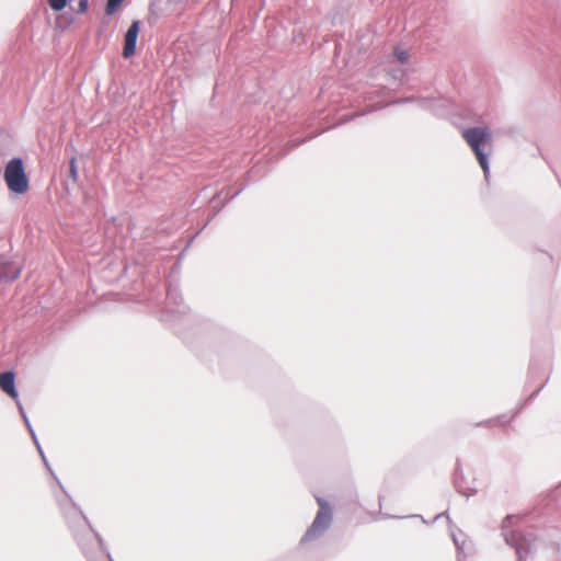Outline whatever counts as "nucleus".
Wrapping results in <instances>:
<instances>
[{
  "mask_svg": "<svg viewBox=\"0 0 561 561\" xmlns=\"http://www.w3.org/2000/svg\"><path fill=\"white\" fill-rule=\"evenodd\" d=\"M49 473L56 479L62 492L65 501H60V508L68 520L75 539L88 561H113L110 552L104 546L102 537L91 526L88 517L66 492L62 484L56 477L48 463L46 456L41 457Z\"/></svg>",
  "mask_w": 561,
  "mask_h": 561,
  "instance_id": "obj_1",
  "label": "nucleus"
},
{
  "mask_svg": "<svg viewBox=\"0 0 561 561\" xmlns=\"http://www.w3.org/2000/svg\"><path fill=\"white\" fill-rule=\"evenodd\" d=\"M462 138L467 141L473 151L486 182L490 178L489 154L491 151L493 137L488 127L474 126L462 130Z\"/></svg>",
  "mask_w": 561,
  "mask_h": 561,
  "instance_id": "obj_2",
  "label": "nucleus"
},
{
  "mask_svg": "<svg viewBox=\"0 0 561 561\" xmlns=\"http://www.w3.org/2000/svg\"><path fill=\"white\" fill-rule=\"evenodd\" d=\"M513 518V515H507L503 519L502 536L506 545L515 550L517 561H526V558L530 553L534 542L536 541V536L533 533L510 530V523Z\"/></svg>",
  "mask_w": 561,
  "mask_h": 561,
  "instance_id": "obj_3",
  "label": "nucleus"
},
{
  "mask_svg": "<svg viewBox=\"0 0 561 561\" xmlns=\"http://www.w3.org/2000/svg\"><path fill=\"white\" fill-rule=\"evenodd\" d=\"M3 178L9 191L16 195H23L30 188V180L20 157H14L7 163Z\"/></svg>",
  "mask_w": 561,
  "mask_h": 561,
  "instance_id": "obj_4",
  "label": "nucleus"
},
{
  "mask_svg": "<svg viewBox=\"0 0 561 561\" xmlns=\"http://www.w3.org/2000/svg\"><path fill=\"white\" fill-rule=\"evenodd\" d=\"M317 503L319 505V511L309 526L305 535L302 536L300 542L305 543L321 537L330 527L332 522V510L329 503L322 497H317Z\"/></svg>",
  "mask_w": 561,
  "mask_h": 561,
  "instance_id": "obj_5",
  "label": "nucleus"
},
{
  "mask_svg": "<svg viewBox=\"0 0 561 561\" xmlns=\"http://www.w3.org/2000/svg\"><path fill=\"white\" fill-rule=\"evenodd\" d=\"M182 294L176 285L170 284L167 291V310L164 320L172 321L186 313Z\"/></svg>",
  "mask_w": 561,
  "mask_h": 561,
  "instance_id": "obj_6",
  "label": "nucleus"
},
{
  "mask_svg": "<svg viewBox=\"0 0 561 561\" xmlns=\"http://www.w3.org/2000/svg\"><path fill=\"white\" fill-rule=\"evenodd\" d=\"M140 26H141V23L139 20L133 21L130 26L128 27L127 32L124 35L123 56L126 59L133 57L136 53V46H137L138 35L140 32Z\"/></svg>",
  "mask_w": 561,
  "mask_h": 561,
  "instance_id": "obj_7",
  "label": "nucleus"
},
{
  "mask_svg": "<svg viewBox=\"0 0 561 561\" xmlns=\"http://www.w3.org/2000/svg\"><path fill=\"white\" fill-rule=\"evenodd\" d=\"M243 187H240L236 193H233L232 195H229L228 192H226V190H221L220 192L216 193L211 201H210V208L213 209V215L210 216V218L206 221V224L203 226L202 229L205 228L206 225H208V222L220 211V209L225 206V204L228 202V201H231L233 198H236L241 192H242Z\"/></svg>",
  "mask_w": 561,
  "mask_h": 561,
  "instance_id": "obj_8",
  "label": "nucleus"
},
{
  "mask_svg": "<svg viewBox=\"0 0 561 561\" xmlns=\"http://www.w3.org/2000/svg\"><path fill=\"white\" fill-rule=\"evenodd\" d=\"M454 484L458 493L462 494L467 499L478 493L477 488L470 486L463 476L462 469L457 462L454 473Z\"/></svg>",
  "mask_w": 561,
  "mask_h": 561,
  "instance_id": "obj_9",
  "label": "nucleus"
},
{
  "mask_svg": "<svg viewBox=\"0 0 561 561\" xmlns=\"http://www.w3.org/2000/svg\"><path fill=\"white\" fill-rule=\"evenodd\" d=\"M0 388L1 390L12 398L14 401H18L19 392L15 386V373L12 370H7L0 373Z\"/></svg>",
  "mask_w": 561,
  "mask_h": 561,
  "instance_id": "obj_10",
  "label": "nucleus"
},
{
  "mask_svg": "<svg viewBox=\"0 0 561 561\" xmlns=\"http://www.w3.org/2000/svg\"><path fill=\"white\" fill-rule=\"evenodd\" d=\"M22 267L14 262L0 257V282H13L19 278Z\"/></svg>",
  "mask_w": 561,
  "mask_h": 561,
  "instance_id": "obj_11",
  "label": "nucleus"
},
{
  "mask_svg": "<svg viewBox=\"0 0 561 561\" xmlns=\"http://www.w3.org/2000/svg\"><path fill=\"white\" fill-rule=\"evenodd\" d=\"M412 102H416L417 105L423 110H431L434 100L428 99V98L408 96V98H402V99L394 101L393 104L412 103Z\"/></svg>",
  "mask_w": 561,
  "mask_h": 561,
  "instance_id": "obj_12",
  "label": "nucleus"
},
{
  "mask_svg": "<svg viewBox=\"0 0 561 561\" xmlns=\"http://www.w3.org/2000/svg\"><path fill=\"white\" fill-rule=\"evenodd\" d=\"M161 0H151L148 8V22L153 25L158 22L161 15L160 9Z\"/></svg>",
  "mask_w": 561,
  "mask_h": 561,
  "instance_id": "obj_13",
  "label": "nucleus"
},
{
  "mask_svg": "<svg viewBox=\"0 0 561 561\" xmlns=\"http://www.w3.org/2000/svg\"><path fill=\"white\" fill-rule=\"evenodd\" d=\"M451 538L457 548L458 554L465 553L467 547L465 535L461 531H459L458 535L451 531Z\"/></svg>",
  "mask_w": 561,
  "mask_h": 561,
  "instance_id": "obj_14",
  "label": "nucleus"
},
{
  "mask_svg": "<svg viewBox=\"0 0 561 561\" xmlns=\"http://www.w3.org/2000/svg\"><path fill=\"white\" fill-rule=\"evenodd\" d=\"M124 0H107L105 4V13L107 15L114 14L121 7Z\"/></svg>",
  "mask_w": 561,
  "mask_h": 561,
  "instance_id": "obj_15",
  "label": "nucleus"
},
{
  "mask_svg": "<svg viewBox=\"0 0 561 561\" xmlns=\"http://www.w3.org/2000/svg\"><path fill=\"white\" fill-rule=\"evenodd\" d=\"M70 0H47L50 9L55 12L62 11L69 3Z\"/></svg>",
  "mask_w": 561,
  "mask_h": 561,
  "instance_id": "obj_16",
  "label": "nucleus"
},
{
  "mask_svg": "<svg viewBox=\"0 0 561 561\" xmlns=\"http://www.w3.org/2000/svg\"><path fill=\"white\" fill-rule=\"evenodd\" d=\"M393 55L401 64H407L410 58L409 51L400 47L394 48Z\"/></svg>",
  "mask_w": 561,
  "mask_h": 561,
  "instance_id": "obj_17",
  "label": "nucleus"
},
{
  "mask_svg": "<svg viewBox=\"0 0 561 561\" xmlns=\"http://www.w3.org/2000/svg\"><path fill=\"white\" fill-rule=\"evenodd\" d=\"M69 178L73 182H77V180H78V168H77V161H76L75 157H72L69 161Z\"/></svg>",
  "mask_w": 561,
  "mask_h": 561,
  "instance_id": "obj_18",
  "label": "nucleus"
},
{
  "mask_svg": "<svg viewBox=\"0 0 561 561\" xmlns=\"http://www.w3.org/2000/svg\"><path fill=\"white\" fill-rule=\"evenodd\" d=\"M502 419H504V415L497 416L495 419H488L477 424V426H493L497 424Z\"/></svg>",
  "mask_w": 561,
  "mask_h": 561,
  "instance_id": "obj_19",
  "label": "nucleus"
},
{
  "mask_svg": "<svg viewBox=\"0 0 561 561\" xmlns=\"http://www.w3.org/2000/svg\"><path fill=\"white\" fill-rule=\"evenodd\" d=\"M89 8V0H79V7L77 10V13L82 14L84 13Z\"/></svg>",
  "mask_w": 561,
  "mask_h": 561,
  "instance_id": "obj_20",
  "label": "nucleus"
},
{
  "mask_svg": "<svg viewBox=\"0 0 561 561\" xmlns=\"http://www.w3.org/2000/svg\"><path fill=\"white\" fill-rule=\"evenodd\" d=\"M14 402H15L18 409H19V412H20L23 421L28 420L27 414H26V412H25V410H24V408H23V405H22V403L20 401V398H18V401H14Z\"/></svg>",
  "mask_w": 561,
  "mask_h": 561,
  "instance_id": "obj_21",
  "label": "nucleus"
},
{
  "mask_svg": "<svg viewBox=\"0 0 561 561\" xmlns=\"http://www.w3.org/2000/svg\"><path fill=\"white\" fill-rule=\"evenodd\" d=\"M14 402H15L18 409H19V412H20L23 421L28 420L27 414H26V412H25V410H24V408H23V405H22V403L20 401V398H18V401H14Z\"/></svg>",
  "mask_w": 561,
  "mask_h": 561,
  "instance_id": "obj_22",
  "label": "nucleus"
},
{
  "mask_svg": "<svg viewBox=\"0 0 561 561\" xmlns=\"http://www.w3.org/2000/svg\"><path fill=\"white\" fill-rule=\"evenodd\" d=\"M27 431H28V433H30V435H31V437H32V439H33V442H34L35 446H36V449H37V448H39V447H41V444H39V442H38V439H37L36 433H35V431L33 430V427H32L31 430H27Z\"/></svg>",
  "mask_w": 561,
  "mask_h": 561,
  "instance_id": "obj_23",
  "label": "nucleus"
},
{
  "mask_svg": "<svg viewBox=\"0 0 561 561\" xmlns=\"http://www.w3.org/2000/svg\"><path fill=\"white\" fill-rule=\"evenodd\" d=\"M27 431H28V433H30V435H31V437H32V439H33V442H34L35 446H36V449H37V448H39V447H41V444H39V442H38V439H37L36 433H35V431L33 430V427H32L31 430H27Z\"/></svg>",
  "mask_w": 561,
  "mask_h": 561,
  "instance_id": "obj_24",
  "label": "nucleus"
},
{
  "mask_svg": "<svg viewBox=\"0 0 561 561\" xmlns=\"http://www.w3.org/2000/svg\"><path fill=\"white\" fill-rule=\"evenodd\" d=\"M27 431H28V433H30V435H31V437H32V439H33V442H34L35 446H36V449H37V448H39V447H41V444H39V442H38V439H37L36 433H35V431L33 430V427H32L31 430H27Z\"/></svg>",
  "mask_w": 561,
  "mask_h": 561,
  "instance_id": "obj_25",
  "label": "nucleus"
},
{
  "mask_svg": "<svg viewBox=\"0 0 561 561\" xmlns=\"http://www.w3.org/2000/svg\"><path fill=\"white\" fill-rule=\"evenodd\" d=\"M27 431H28V433H30V435H31V437H32V439H33V442H34L35 446H36V449H37V448H39V447H41V444H39V442H38V439H37L36 433H35V431L33 430V427H32L31 430H27Z\"/></svg>",
  "mask_w": 561,
  "mask_h": 561,
  "instance_id": "obj_26",
  "label": "nucleus"
},
{
  "mask_svg": "<svg viewBox=\"0 0 561 561\" xmlns=\"http://www.w3.org/2000/svg\"><path fill=\"white\" fill-rule=\"evenodd\" d=\"M27 431H28V433H30V435H31V437H32V439H33V442H34L35 446H36V449H37V448H39V447H41V444H39V442H38V439H37L36 433H35V431L33 430V427H32L31 430H27Z\"/></svg>",
  "mask_w": 561,
  "mask_h": 561,
  "instance_id": "obj_27",
  "label": "nucleus"
},
{
  "mask_svg": "<svg viewBox=\"0 0 561 561\" xmlns=\"http://www.w3.org/2000/svg\"><path fill=\"white\" fill-rule=\"evenodd\" d=\"M27 431H28V433H30V435H31V437H32V439H33V442H34L35 446H36V449H37V448H39V447H41V444H39V442H38V439H37L36 433H35V431L33 430V427H32L31 430H27Z\"/></svg>",
  "mask_w": 561,
  "mask_h": 561,
  "instance_id": "obj_28",
  "label": "nucleus"
},
{
  "mask_svg": "<svg viewBox=\"0 0 561 561\" xmlns=\"http://www.w3.org/2000/svg\"><path fill=\"white\" fill-rule=\"evenodd\" d=\"M540 370V367H538L536 364H531L530 367H529V375L531 378L535 377V375H537Z\"/></svg>",
  "mask_w": 561,
  "mask_h": 561,
  "instance_id": "obj_29",
  "label": "nucleus"
},
{
  "mask_svg": "<svg viewBox=\"0 0 561 561\" xmlns=\"http://www.w3.org/2000/svg\"><path fill=\"white\" fill-rule=\"evenodd\" d=\"M545 383H542L540 387H538L530 396H529V400L534 399L535 397L538 396V393L542 390Z\"/></svg>",
  "mask_w": 561,
  "mask_h": 561,
  "instance_id": "obj_30",
  "label": "nucleus"
},
{
  "mask_svg": "<svg viewBox=\"0 0 561 561\" xmlns=\"http://www.w3.org/2000/svg\"><path fill=\"white\" fill-rule=\"evenodd\" d=\"M360 115H364V113L356 114V116H360ZM354 117H355V115H353V116H344L341 119V124L347 123L348 121L353 119Z\"/></svg>",
  "mask_w": 561,
  "mask_h": 561,
  "instance_id": "obj_31",
  "label": "nucleus"
},
{
  "mask_svg": "<svg viewBox=\"0 0 561 561\" xmlns=\"http://www.w3.org/2000/svg\"><path fill=\"white\" fill-rule=\"evenodd\" d=\"M24 423H25V426L27 427V430H31L33 427L30 420L24 421Z\"/></svg>",
  "mask_w": 561,
  "mask_h": 561,
  "instance_id": "obj_32",
  "label": "nucleus"
},
{
  "mask_svg": "<svg viewBox=\"0 0 561 561\" xmlns=\"http://www.w3.org/2000/svg\"><path fill=\"white\" fill-rule=\"evenodd\" d=\"M24 423H25V426L27 427V430H31L33 427L30 420L24 421Z\"/></svg>",
  "mask_w": 561,
  "mask_h": 561,
  "instance_id": "obj_33",
  "label": "nucleus"
},
{
  "mask_svg": "<svg viewBox=\"0 0 561 561\" xmlns=\"http://www.w3.org/2000/svg\"><path fill=\"white\" fill-rule=\"evenodd\" d=\"M37 450H38V454H39L41 457L45 456L42 446L39 448H37Z\"/></svg>",
  "mask_w": 561,
  "mask_h": 561,
  "instance_id": "obj_34",
  "label": "nucleus"
},
{
  "mask_svg": "<svg viewBox=\"0 0 561 561\" xmlns=\"http://www.w3.org/2000/svg\"><path fill=\"white\" fill-rule=\"evenodd\" d=\"M447 512H444L443 515H446ZM442 516V514L436 515L435 519H438Z\"/></svg>",
  "mask_w": 561,
  "mask_h": 561,
  "instance_id": "obj_35",
  "label": "nucleus"
}]
</instances>
